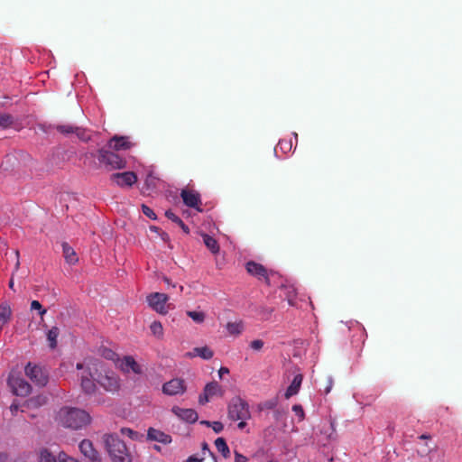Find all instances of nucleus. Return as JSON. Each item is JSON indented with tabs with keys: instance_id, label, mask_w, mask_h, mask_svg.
Segmentation results:
<instances>
[{
	"instance_id": "obj_38",
	"label": "nucleus",
	"mask_w": 462,
	"mask_h": 462,
	"mask_svg": "<svg viewBox=\"0 0 462 462\" xmlns=\"http://www.w3.org/2000/svg\"><path fill=\"white\" fill-rule=\"evenodd\" d=\"M32 310H39L41 316H43L46 313V310L42 309L41 303L38 300H32L31 303Z\"/></svg>"
},
{
	"instance_id": "obj_34",
	"label": "nucleus",
	"mask_w": 462,
	"mask_h": 462,
	"mask_svg": "<svg viewBox=\"0 0 462 462\" xmlns=\"http://www.w3.org/2000/svg\"><path fill=\"white\" fill-rule=\"evenodd\" d=\"M121 433L123 435L128 436L130 439H132L134 440H140L143 438L142 434H139L138 432L134 431L133 430H131L129 428H122Z\"/></svg>"
},
{
	"instance_id": "obj_45",
	"label": "nucleus",
	"mask_w": 462,
	"mask_h": 462,
	"mask_svg": "<svg viewBox=\"0 0 462 462\" xmlns=\"http://www.w3.org/2000/svg\"><path fill=\"white\" fill-rule=\"evenodd\" d=\"M247 458L244 455L238 453L237 451L235 452V462H246Z\"/></svg>"
},
{
	"instance_id": "obj_2",
	"label": "nucleus",
	"mask_w": 462,
	"mask_h": 462,
	"mask_svg": "<svg viewBox=\"0 0 462 462\" xmlns=\"http://www.w3.org/2000/svg\"><path fill=\"white\" fill-rule=\"evenodd\" d=\"M102 439L113 462H131V455L128 448L117 435L105 434Z\"/></svg>"
},
{
	"instance_id": "obj_33",
	"label": "nucleus",
	"mask_w": 462,
	"mask_h": 462,
	"mask_svg": "<svg viewBox=\"0 0 462 462\" xmlns=\"http://www.w3.org/2000/svg\"><path fill=\"white\" fill-rule=\"evenodd\" d=\"M74 134H76V136L84 143H88L91 139V136L88 131L82 127L77 126Z\"/></svg>"
},
{
	"instance_id": "obj_25",
	"label": "nucleus",
	"mask_w": 462,
	"mask_h": 462,
	"mask_svg": "<svg viewBox=\"0 0 462 462\" xmlns=\"http://www.w3.org/2000/svg\"><path fill=\"white\" fill-rule=\"evenodd\" d=\"M226 330L230 335L238 336L244 330V324L242 321L238 322H228L226 324Z\"/></svg>"
},
{
	"instance_id": "obj_35",
	"label": "nucleus",
	"mask_w": 462,
	"mask_h": 462,
	"mask_svg": "<svg viewBox=\"0 0 462 462\" xmlns=\"http://www.w3.org/2000/svg\"><path fill=\"white\" fill-rule=\"evenodd\" d=\"M264 346V342L262 339H255L250 342V347L254 351H260Z\"/></svg>"
},
{
	"instance_id": "obj_16",
	"label": "nucleus",
	"mask_w": 462,
	"mask_h": 462,
	"mask_svg": "<svg viewBox=\"0 0 462 462\" xmlns=\"http://www.w3.org/2000/svg\"><path fill=\"white\" fill-rule=\"evenodd\" d=\"M147 439L162 444H169L171 442V437L170 435L154 428H149L147 431Z\"/></svg>"
},
{
	"instance_id": "obj_9",
	"label": "nucleus",
	"mask_w": 462,
	"mask_h": 462,
	"mask_svg": "<svg viewBox=\"0 0 462 462\" xmlns=\"http://www.w3.org/2000/svg\"><path fill=\"white\" fill-rule=\"evenodd\" d=\"M185 391V381L180 378L171 379L162 386V392L167 395L182 394Z\"/></svg>"
},
{
	"instance_id": "obj_59",
	"label": "nucleus",
	"mask_w": 462,
	"mask_h": 462,
	"mask_svg": "<svg viewBox=\"0 0 462 462\" xmlns=\"http://www.w3.org/2000/svg\"><path fill=\"white\" fill-rule=\"evenodd\" d=\"M161 236H162V238L163 240H167V239H168V235H167L166 233H162V235H161Z\"/></svg>"
},
{
	"instance_id": "obj_19",
	"label": "nucleus",
	"mask_w": 462,
	"mask_h": 462,
	"mask_svg": "<svg viewBox=\"0 0 462 462\" xmlns=\"http://www.w3.org/2000/svg\"><path fill=\"white\" fill-rule=\"evenodd\" d=\"M61 245L65 261L69 264H75L76 263H78L79 258L75 250L66 242H63Z\"/></svg>"
},
{
	"instance_id": "obj_24",
	"label": "nucleus",
	"mask_w": 462,
	"mask_h": 462,
	"mask_svg": "<svg viewBox=\"0 0 462 462\" xmlns=\"http://www.w3.org/2000/svg\"><path fill=\"white\" fill-rule=\"evenodd\" d=\"M202 237H203V242H204L205 245L213 254H217L219 252V245L215 238H213L212 236H210L207 234L202 235Z\"/></svg>"
},
{
	"instance_id": "obj_1",
	"label": "nucleus",
	"mask_w": 462,
	"mask_h": 462,
	"mask_svg": "<svg viewBox=\"0 0 462 462\" xmlns=\"http://www.w3.org/2000/svg\"><path fill=\"white\" fill-rule=\"evenodd\" d=\"M57 423L70 430H80L90 423L89 414L79 408L62 407L56 414Z\"/></svg>"
},
{
	"instance_id": "obj_62",
	"label": "nucleus",
	"mask_w": 462,
	"mask_h": 462,
	"mask_svg": "<svg viewBox=\"0 0 462 462\" xmlns=\"http://www.w3.org/2000/svg\"><path fill=\"white\" fill-rule=\"evenodd\" d=\"M150 228L152 231L158 232V227L156 226H151Z\"/></svg>"
},
{
	"instance_id": "obj_44",
	"label": "nucleus",
	"mask_w": 462,
	"mask_h": 462,
	"mask_svg": "<svg viewBox=\"0 0 462 462\" xmlns=\"http://www.w3.org/2000/svg\"><path fill=\"white\" fill-rule=\"evenodd\" d=\"M213 430L216 432V433H219L222 431L223 430V424L219 421H214L212 422V425H211Z\"/></svg>"
},
{
	"instance_id": "obj_61",
	"label": "nucleus",
	"mask_w": 462,
	"mask_h": 462,
	"mask_svg": "<svg viewBox=\"0 0 462 462\" xmlns=\"http://www.w3.org/2000/svg\"><path fill=\"white\" fill-rule=\"evenodd\" d=\"M9 287L11 289H14V281H13V279H11V281L9 282Z\"/></svg>"
},
{
	"instance_id": "obj_63",
	"label": "nucleus",
	"mask_w": 462,
	"mask_h": 462,
	"mask_svg": "<svg viewBox=\"0 0 462 462\" xmlns=\"http://www.w3.org/2000/svg\"><path fill=\"white\" fill-rule=\"evenodd\" d=\"M288 301L291 305H293L292 299L291 298V296H288Z\"/></svg>"
},
{
	"instance_id": "obj_48",
	"label": "nucleus",
	"mask_w": 462,
	"mask_h": 462,
	"mask_svg": "<svg viewBox=\"0 0 462 462\" xmlns=\"http://www.w3.org/2000/svg\"><path fill=\"white\" fill-rule=\"evenodd\" d=\"M14 254H15V257H16V263H15V271H17L20 267V260H19V251L18 250H15L14 252Z\"/></svg>"
},
{
	"instance_id": "obj_13",
	"label": "nucleus",
	"mask_w": 462,
	"mask_h": 462,
	"mask_svg": "<svg viewBox=\"0 0 462 462\" xmlns=\"http://www.w3.org/2000/svg\"><path fill=\"white\" fill-rule=\"evenodd\" d=\"M120 369L124 373L133 372L135 374H141L143 373L142 366L131 356H126L122 359Z\"/></svg>"
},
{
	"instance_id": "obj_49",
	"label": "nucleus",
	"mask_w": 462,
	"mask_h": 462,
	"mask_svg": "<svg viewBox=\"0 0 462 462\" xmlns=\"http://www.w3.org/2000/svg\"><path fill=\"white\" fill-rule=\"evenodd\" d=\"M179 226L181 227V229L186 233V234H189V227L182 222L180 221V223H179Z\"/></svg>"
},
{
	"instance_id": "obj_17",
	"label": "nucleus",
	"mask_w": 462,
	"mask_h": 462,
	"mask_svg": "<svg viewBox=\"0 0 462 462\" xmlns=\"http://www.w3.org/2000/svg\"><path fill=\"white\" fill-rule=\"evenodd\" d=\"M172 411L180 419L187 422H195L198 420V413L192 409H182L173 407Z\"/></svg>"
},
{
	"instance_id": "obj_6",
	"label": "nucleus",
	"mask_w": 462,
	"mask_h": 462,
	"mask_svg": "<svg viewBox=\"0 0 462 462\" xmlns=\"http://www.w3.org/2000/svg\"><path fill=\"white\" fill-rule=\"evenodd\" d=\"M228 417L232 420H246L250 418L248 405L241 399H235L228 406Z\"/></svg>"
},
{
	"instance_id": "obj_23",
	"label": "nucleus",
	"mask_w": 462,
	"mask_h": 462,
	"mask_svg": "<svg viewBox=\"0 0 462 462\" xmlns=\"http://www.w3.org/2000/svg\"><path fill=\"white\" fill-rule=\"evenodd\" d=\"M214 353L208 346L195 347L192 353H189L190 356H200L205 360L212 358Z\"/></svg>"
},
{
	"instance_id": "obj_58",
	"label": "nucleus",
	"mask_w": 462,
	"mask_h": 462,
	"mask_svg": "<svg viewBox=\"0 0 462 462\" xmlns=\"http://www.w3.org/2000/svg\"><path fill=\"white\" fill-rule=\"evenodd\" d=\"M189 206H192V207H195L198 210L201 211L202 209L199 207V204H195V203H192V204H189Z\"/></svg>"
},
{
	"instance_id": "obj_26",
	"label": "nucleus",
	"mask_w": 462,
	"mask_h": 462,
	"mask_svg": "<svg viewBox=\"0 0 462 462\" xmlns=\"http://www.w3.org/2000/svg\"><path fill=\"white\" fill-rule=\"evenodd\" d=\"M60 334V329L57 327H52L47 333V340L51 348H55L57 346V337Z\"/></svg>"
},
{
	"instance_id": "obj_51",
	"label": "nucleus",
	"mask_w": 462,
	"mask_h": 462,
	"mask_svg": "<svg viewBox=\"0 0 462 462\" xmlns=\"http://www.w3.org/2000/svg\"><path fill=\"white\" fill-rule=\"evenodd\" d=\"M201 461H202V459H199L198 457L191 456V457H189L186 461H184V462H201Z\"/></svg>"
},
{
	"instance_id": "obj_64",
	"label": "nucleus",
	"mask_w": 462,
	"mask_h": 462,
	"mask_svg": "<svg viewBox=\"0 0 462 462\" xmlns=\"http://www.w3.org/2000/svg\"><path fill=\"white\" fill-rule=\"evenodd\" d=\"M202 448H203V450L208 449V444L207 443H203Z\"/></svg>"
},
{
	"instance_id": "obj_12",
	"label": "nucleus",
	"mask_w": 462,
	"mask_h": 462,
	"mask_svg": "<svg viewBox=\"0 0 462 462\" xmlns=\"http://www.w3.org/2000/svg\"><path fill=\"white\" fill-rule=\"evenodd\" d=\"M79 450L91 462H99L100 461L99 454L94 448L93 444L90 440L83 439L79 443Z\"/></svg>"
},
{
	"instance_id": "obj_3",
	"label": "nucleus",
	"mask_w": 462,
	"mask_h": 462,
	"mask_svg": "<svg viewBox=\"0 0 462 462\" xmlns=\"http://www.w3.org/2000/svg\"><path fill=\"white\" fill-rule=\"evenodd\" d=\"M98 364V373H97V378L95 379L106 391L115 393L120 388V379L118 375L111 371L106 370L101 365V363Z\"/></svg>"
},
{
	"instance_id": "obj_43",
	"label": "nucleus",
	"mask_w": 462,
	"mask_h": 462,
	"mask_svg": "<svg viewBox=\"0 0 462 462\" xmlns=\"http://www.w3.org/2000/svg\"><path fill=\"white\" fill-rule=\"evenodd\" d=\"M431 451V448L428 446V444L426 443L424 445V448H422L421 449H419L418 450V454L420 456V457H424V456H427L430 453Z\"/></svg>"
},
{
	"instance_id": "obj_53",
	"label": "nucleus",
	"mask_w": 462,
	"mask_h": 462,
	"mask_svg": "<svg viewBox=\"0 0 462 462\" xmlns=\"http://www.w3.org/2000/svg\"><path fill=\"white\" fill-rule=\"evenodd\" d=\"M419 439L422 440H430L431 439V436L429 434H422L419 437Z\"/></svg>"
},
{
	"instance_id": "obj_56",
	"label": "nucleus",
	"mask_w": 462,
	"mask_h": 462,
	"mask_svg": "<svg viewBox=\"0 0 462 462\" xmlns=\"http://www.w3.org/2000/svg\"><path fill=\"white\" fill-rule=\"evenodd\" d=\"M163 281L168 284V285H171L172 287H175V284H171L170 279H168L167 277H163Z\"/></svg>"
},
{
	"instance_id": "obj_39",
	"label": "nucleus",
	"mask_w": 462,
	"mask_h": 462,
	"mask_svg": "<svg viewBox=\"0 0 462 462\" xmlns=\"http://www.w3.org/2000/svg\"><path fill=\"white\" fill-rule=\"evenodd\" d=\"M142 208H143V212L145 216H147L148 217H150L152 219L156 218L155 213L148 206H146L145 204H143Z\"/></svg>"
},
{
	"instance_id": "obj_4",
	"label": "nucleus",
	"mask_w": 462,
	"mask_h": 462,
	"mask_svg": "<svg viewBox=\"0 0 462 462\" xmlns=\"http://www.w3.org/2000/svg\"><path fill=\"white\" fill-rule=\"evenodd\" d=\"M97 160L108 170L124 169L126 166V161L110 149H99L97 151Z\"/></svg>"
},
{
	"instance_id": "obj_20",
	"label": "nucleus",
	"mask_w": 462,
	"mask_h": 462,
	"mask_svg": "<svg viewBox=\"0 0 462 462\" xmlns=\"http://www.w3.org/2000/svg\"><path fill=\"white\" fill-rule=\"evenodd\" d=\"M205 402H208L209 398L215 396V395H220L222 396L224 392L219 386V384L216 382H211L208 383L205 388Z\"/></svg>"
},
{
	"instance_id": "obj_8",
	"label": "nucleus",
	"mask_w": 462,
	"mask_h": 462,
	"mask_svg": "<svg viewBox=\"0 0 462 462\" xmlns=\"http://www.w3.org/2000/svg\"><path fill=\"white\" fill-rule=\"evenodd\" d=\"M25 374L39 386H44L48 383L47 371L39 365L29 363L25 367Z\"/></svg>"
},
{
	"instance_id": "obj_36",
	"label": "nucleus",
	"mask_w": 462,
	"mask_h": 462,
	"mask_svg": "<svg viewBox=\"0 0 462 462\" xmlns=\"http://www.w3.org/2000/svg\"><path fill=\"white\" fill-rule=\"evenodd\" d=\"M60 202L62 201H71V200H78L76 196L74 194H70L68 192L60 193V198L58 199Z\"/></svg>"
},
{
	"instance_id": "obj_28",
	"label": "nucleus",
	"mask_w": 462,
	"mask_h": 462,
	"mask_svg": "<svg viewBox=\"0 0 462 462\" xmlns=\"http://www.w3.org/2000/svg\"><path fill=\"white\" fill-rule=\"evenodd\" d=\"M215 446L217 448V449L222 453V455L225 457H227L228 455H229V448L227 447L226 443V440L223 439V438H217L216 440H215Z\"/></svg>"
},
{
	"instance_id": "obj_54",
	"label": "nucleus",
	"mask_w": 462,
	"mask_h": 462,
	"mask_svg": "<svg viewBox=\"0 0 462 462\" xmlns=\"http://www.w3.org/2000/svg\"><path fill=\"white\" fill-rule=\"evenodd\" d=\"M237 426L240 430L244 429L246 426L245 420H241Z\"/></svg>"
},
{
	"instance_id": "obj_7",
	"label": "nucleus",
	"mask_w": 462,
	"mask_h": 462,
	"mask_svg": "<svg viewBox=\"0 0 462 462\" xmlns=\"http://www.w3.org/2000/svg\"><path fill=\"white\" fill-rule=\"evenodd\" d=\"M169 297L164 293L154 292L147 296V301L152 310L160 314L168 313L169 310L173 309L171 303H168Z\"/></svg>"
},
{
	"instance_id": "obj_29",
	"label": "nucleus",
	"mask_w": 462,
	"mask_h": 462,
	"mask_svg": "<svg viewBox=\"0 0 462 462\" xmlns=\"http://www.w3.org/2000/svg\"><path fill=\"white\" fill-rule=\"evenodd\" d=\"M39 459L40 462H59L55 456L46 448L41 450Z\"/></svg>"
},
{
	"instance_id": "obj_52",
	"label": "nucleus",
	"mask_w": 462,
	"mask_h": 462,
	"mask_svg": "<svg viewBox=\"0 0 462 462\" xmlns=\"http://www.w3.org/2000/svg\"><path fill=\"white\" fill-rule=\"evenodd\" d=\"M18 404L16 403H13L11 406H10V410L12 411L13 414H14L17 411H18Z\"/></svg>"
},
{
	"instance_id": "obj_47",
	"label": "nucleus",
	"mask_w": 462,
	"mask_h": 462,
	"mask_svg": "<svg viewBox=\"0 0 462 462\" xmlns=\"http://www.w3.org/2000/svg\"><path fill=\"white\" fill-rule=\"evenodd\" d=\"M229 373V369L226 367H221L218 370L219 377L222 378L224 374H227Z\"/></svg>"
},
{
	"instance_id": "obj_57",
	"label": "nucleus",
	"mask_w": 462,
	"mask_h": 462,
	"mask_svg": "<svg viewBox=\"0 0 462 462\" xmlns=\"http://www.w3.org/2000/svg\"><path fill=\"white\" fill-rule=\"evenodd\" d=\"M274 405H275V403H274V402H268V403L266 404V407L271 409V408H273V407H274Z\"/></svg>"
},
{
	"instance_id": "obj_14",
	"label": "nucleus",
	"mask_w": 462,
	"mask_h": 462,
	"mask_svg": "<svg viewBox=\"0 0 462 462\" xmlns=\"http://www.w3.org/2000/svg\"><path fill=\"white\" fill-rule=\"evenodd\" d=\"M112 180L119 186H132L137 180V176L133 171L115 173Z\"/></svg>"
},
{
	"instance_id": "obj_60",
	"label": "nucleus",
	"mask_w": 462,
	"mask_h": 462,
	"mask_svg": "<svg viewBox=\"0 0 462 462\" xmlns=\"http://www.w3.org/2000/svg\"><path fill=\"white\" fill-rule=\"evenodd\" d=\"M201 424H205V425H207V426H211V425H212V423H211V422L207 421V420H203V421H201Z\"/></svg>"
},
{
	"instance_id": "obj_40",
	"label": "nucleus",
	"mask_w": 462,
	"mask_h": 462,
	"mask_svg": "<svg viewBox=\"0 0 462 462\" xmlns=\"http://www.w3.org/2000/svg\"><path fill=\"white\" fill-rule=\"evenodd\" d=\"M165 215L169 219L177 223L178 225L181 221V219L175 213L171 212V210L166 211Z\"/></svg>"
},
{
	"instance_id": "obj_15",
	"label": "nucleus",
	"mask_w": 462,
	"mask_h": 462,
	"mask_svg": "<svg viewBox=\"0 0 462 462\" xmlns=\"http://www.w3.org/2000/svg\"><path fill=\"white\" fill-rule=\"evenodd\" d=\"M246 271L250 274L257 277L258 279H263L266 283H269L267 270L262 264L255 262H248L246 263Z\"/></svg>"
},
{
	"instance_id": "obj_5",
	"label": "nucleus",
	"mask_w": 462,
	"mask_h": 462,
	"mask_svg": "<svg viewBox=\"0 0 462 462\" xmlns=\"http://www.w3.org/2000/svg\"><path fill=\"white\" fill-rule=\"evenodd\" d=\"M98 364L93 363H88L87 365L82 363L77 364V369L80 370V381H81V387L83 391L87 393H91L96 390V384L93 379V373L92 370L96 371V374L98 372Z\"/></svg>"
},
{
	"instance_id": "obj_46",
	"label": "nucleus",
	"mask_w": 462,
	"mask_h": 462,
	"mask_svg": "<svg viewBox=\"0 0 462 462\" xmlns=\"http://www.w3.org/2000/svg\"><path fill=\"white\" fill-rule=\"evenodd\" d=\"M273 311V309L263 308L261 310V314L263 315L267 319L272 314Z\"/></svg>"
},
{
	"instance_id": "obj_32",
	"label": "nucleus",
	"mask_w": 462,
	"mask_h": 462,
	"mask_svg": "<svg viewBox=\"0 0 462 462\" xmlns=\"http://www.w3.org/2000/svg\"><path fill=\"white\" fill-rule=\"evenodd\" d=\"M187 315L196 323L200 324L203 323L206 318V315L202 311H194L189 310L187 311Z\"/></svg>"
},
{
	"instance_id": "obj_55",
	"label": "nucleus",
	"mask_w": 462,
	"mask_h": 462,
	"mask_svg": "<svg viewBox=\"0 0 462 462\" xmlns=\"http://www.w3.org/2000/svg\"><path fill=\"white\" fill-rule=\"evenodd\" d=\"M199 402L201 404H204V403L207 402H205V393L202 395L199 396Z\"/></svg>"
},
{
	"instance_id": "obj_21",
	"label": "nucleus",
	"mask_w": 462,
	"mask_h": 462,
	"mask_svg": "<svg viewBox=\"0 0 462 462\" xmlns=\"http://www.w3.org/2000/svg\"><path fill=\"white\" fill-rule=\"evenodd\" d=\"M301 383H302V375L300 374H296L285 393V398L289 399L291 396L297 394L300 388Z\"/></svg>"
},
{
	"instance_id": "obj_41",
	"label": "nucleus",
	"mask_w": 462,
	"mask_h": 462,
	"mask_svg": "<svg viewBox=\"0 0 462 462\" xmlns=\"http://www.w3.org/2000/svg\"><path fill=\"white\" fill-rule=\"evenodd\" d=\"M292 411L300 417V420L304 418V411L302 407L299 404H296L292 407Z\"/></svg>"
},
{
	"instance_id": "obj_27",
	"label": "nucleus",
	"mask_w": 462,
	"mask_h": 462,
	"mask_svg": "<svg viewBox=\"0 0 462 462\" xmlns=\"http://www.w3.org/2000/svg\"><path fill=\"white\" fill-rule=\"evenodd\" d=\"M76 125L66 124V125H56L53 126L54 129H56L60 134L68 136L70 134L75 133Z\"/></svg>"
},
{
	"instance_id": "obj_11",
	"label": "nucleus",
	"mask_w": 462,
	"mask_h": 462,
	"mask_svg": "<svg viewBox=\"0 0 462 462\" xmlns=\"http://www.w3.org/2000/svg\"><path fill=\"white\" fill-rule=\"evenodd\" d=\"M133 146L134 143L126 136L115 135L107 143L108 149L112 151L129 150Z\"/></svg>"
},
{
	"instance_id": "obj_30",
	"label": "nucleus",
	"mask_w": 462,
	"mask_h": 462,
	"mask_svg": "<svg viewBox=\"0 0 462 462\" xmlns=\"http://www.w3.org/2000/svg\"><path fill=\"white\" fill-rule=\"evenodd\" d=\"M14 119L10 114H0V127L8 128L13 125Z\"/></svg>"
},
{
	"instance_id": "obj_10",
	"label": "nucleus",
	"mask_w": 462,
	"mask_h": 462,
	"mask_svg": "<svg viewBox=\"0 0 462 462\" xmlns=\"http://www.w3.org/2000/svg\"><path fill=\"white\" fill-rule=\"evenodd\" d=\"M14 394L17 396H26L31 393V385L22 378L13 377L8 380Z\"/></svg>"
},
{
	"instance_id": "obj_18",
	"label": "nucleus",
	"mask_w": 462,
	"mask_h": 462,
	"mask_svg": "<svg viewBox=\"0 0 462 462\" xmlns=\"http://www.w3.org/2000/svg\"><path fill=\"white\" fill-rule=\"evenodd\" d=\"M180 197L182 202H200L201 200L200 194L189 186L181 190Z\"/></svg>"
},
{
	"instance_id": "obj_42",
	"label": "nucleus",
	"mask_w": 462,
	"mask_h": 462,
	"mask_svg": "<svg viewBox=\"0 0 462 462\" xmlns=\"http://www.w3.org/2000/svg\"><path fill=\"white\" fill-rule=\"evenodd\" d=\"M102 356L106 359L114 360L116 353L110 349H104L102 352Z\"/></svg>"
},
{
	"instance_id": "obj_31",
	"label": "nucleus",
	"mask_w": 462,
	"mask_h": 462,
	"mask_svg": "<svg viewBox=\"0 0 462 462\" xmlns=\"http://www.w3.org/2000/svg\"><path fill=\"white\" fill-rule=\"evenodd\" d=\"M150 329L153 336H155L158 338H162L163 328L161 322L153 321L150 326Z\"/></svg>"
},
{
	"instance_id": "obj_22",
	"label": "nucleus",
	"mask_w": 462,
	"mask_h": 462,
	"mask_svg": "<svg viewBox=\"0 0 462 462\" xmlns=\"http://www.w3.org/2000/svg\"><path fill=\"white\" fill-rule=\"evenodd\" d=\"M12 310L7 303L0 304V328H3L11 319Z\"/></svg>"
},
{
	"instance_id": "obj_50",
	"label": "nucleus",
	"mask_w": 462,
	"mask_h": 462,
	"mask_svg": "<svg viewBox=\"0 0 462 462\" xmlns=\"http://www.w3.org/2000/svg\"><path fill=\"white\" fill-rule=\"evenodd\" d=\"M332 384H333V381L332 379L329 377L328 378V385L326 387V390H325V393H328L332 388Z\"/></svg>"
},
{
	"instance_id": "obj_37",
	"label": "nucleus",
	"mask_w": 462,
	"mask_h": 462,
	"mask_svg": "<svg viewBox=\"0 0 462 462\" xmlns=\"http://www.w3.org/2000/svg\"><path fill=\"white\" fill-rule=\"evenodd\" d=\"M59 462H79L77 459L68 456L64 452H60L58 457Z\"/></svg>"
}]
</instances>
